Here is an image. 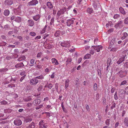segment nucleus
Listing matches in <instances>:
<instances>
[{
  "mask_svg": "<svg viewBox=\"0 0 128 128\" xmlns=\"http://www.w3.org/2000/svg\"><path fill=\"white\" fill-rule=\"evenodd\" d=\"M119 9L121 13L123 15H125L126 14V13L125 11L122 7H120L119 8Z\"/></svg>",
  "mask_w": 128,
  "mask_h": 128,
  "instance_id": "aec40b11",
  "label": "nucleus"
},
{
  "mask_svg": "<svg viewBox=\"0 0 128 128\" xmlns=\"http://www.w3.org/2000/svg\"><path fill=\"white\" fill-rule=\"evenodd\" d=\"M52 62L54 65H57L59 63L58 60L55 58H52L51 59Z\"/></svg>",
  "mask_w": 128,
  "mask_h": 128,
  "instance_id": "1a4fd4ad",
  "label": "nucleus"
},
{
  "mask_svg": "<svg viewBox=\"0 0 128 128\" xmlns=\"http://www.w3.org/2000/svg\"><path fill=\"white\" fill-rule=\"evenodd\" d=\"M40 102V100L38 99H36L34 100V103H35V104H39Z\"/></svg>",
  "mask_w": 128,
  "mask_h": 128,
  "instance_id": "412c9836",
  "label": "nucleus"
},
{
  "mask_svg": "<svg viewBox=\"0 0 128 128\" xmlns=\"http://www.w3.org/2000/svg\"><path fill=\"white\" fill-rule=\"evenodd\" d=\"M24 66L22 62H20L16 64L15 67L16 68H19L23 67Z\"/></svg>",
  "mask_w": 128,
  "mask_h": 128,
  "instance_id": "ddd939ff",
  "label": "nucleus"
},
{
  "mask_svg": "<svg viewBox=\"0 0 128 128\" xmlns=\"http://www.w3.org/2000/svg\"><path fill=\"white\" fill-rule=\"evenodd\" d=\"M128 42V40L127 39H126L124 40L123 41V42H124V45H125Z\"/></svg>",
  "mask_w": 128,
  "mask_h": 128,
  "instance_id": "052dcab7",
  "label": "nucleus"
},
{
  "mask_svg": "<svg viewBox=\"0 0 128 128\" xmlns=\"http://www.w3.org/2000/svg\"><path fill=\"white\" fill-rule=\"evenodd\" d=\"M30 34L32 36H34L36 35V34L34 32H31L30 33Z\"/></svg>",
  "mask_w": 128,
  "mask_h": 128,
  "instance_id": "a19ab883",
  "label": "nucleus"
},
{
  "mask_svg": "<svg viewBox=\"0 0 128 128\" xmlns=\"http://www.w3.org/2000/svg\"><path fill=\"white\" fill-rule=\"evenodd\" d=\"M94 89L95 90H96L97 87V85L96 83L94 84Z\"/></svg>",
  "mask_w": 128,
  "mask_h": 128,
  "instance_id": "3c124183",
  "label": "nucleus"
},
{
  "mask_svg": "<svg viewBox=\"0 0 128 128\" xmlns=\"http://www.w3.org/2000/svg\"><path fill=\"white\" fill-rule=\"evenodd\" d=\"M118 73L120 77L123 78L125 76L124 71L121 70L118 72Z\"/></svg>",
  "mask_w": 128,
  "mask_h": 128,
  "instance_id": "4468645a",
  "label": "nucleus"
},
{
  "mask_svg": "<svg viewBox=\"0 0 128 128\" xmlns=\"http://www.w3.org/2000/svg\"><path fill=\"white\" fill-rule=\"evenodd\" d=\"M36 78L38 79H42L44 78V76L42 75H41L39 76H38L36 77Z\"/></svg>",
  "mask_w": 128,
  "mask_h": 128,
  "instance_id": "72a5a7b5",
  "label": "nucleus"
},
{
  "mask_svg": "<svg viewBox=\"0 0 128 128\" xmlns=\"http://www.w3.org/2000/svg\"><path fill=\"white\" fill-rule=\"evenodd\" d=\"M124 23L126 24H128V17L126 18L124 20Z\"/></svg>",
  "mask_w": 128,
  "mask_h": 128,
  "instance_id": "58836bf2",
  "label": "nucleus"
},
{
  "mask_svg": "<svg viewBox=\"0 0 128 128\" xmlns=\"http://www.w3.org/2000/svg\"><path fill=\"white\" fill-rule=\"evenodd\" d=\"M1 44H2L0 45V46H4L6 44V43L4 42H1Z\"/></svg>",
  "mask_w": 128,
  "mask_h": 128,
  "instance_id": "6e6d98bb",
  "label": "nucleus"
},
{
  "mask_svg": "<svg viewBox=\"0 0 128 128\" xmlns=\"http://www.w3.org/2000/svg\"><path fill=\"white\" fill-rule=\"evenodd\" d=\"M58 84L57 83H56L55 84V86L56 90H58Z\"/></svg>",
  "mask_w": 128,
  "mask_h": 128,
  "instance_id": "338daca9",
  "label": "nucleus"
},
{
  "mask_svg": "<svg viewBox=\"0 0 128 128\" xmlns=\"http://www.w3.org/2000/svg\"><path fill=\"white\" fill-rule=\"evenodd\" d=\"M38 3L37 0H32L28 3V5L30 6L36 5Z\"/></svg>",
  "mask_w": 128,
  "mask_h": 128,
  "instance_id": "39448f33",
  "label": "nucleus"
},
{
  "mask_svg": "<svg viewBox=\"0 0 128 128\" xmlns=\"http://www.w3.org/2000/svg\"><path fill=\"white\" fill-rule=\"evenodd\" d=\"M47 5L48 7L50 9H51L53 8L52 5L50 2H47Z\"/></svg>",
  "mask_w": 128,
  "mask_h": 128,
  "instance_id": "dca6fc26",
  "label": "nucleus"
},
{
  "mask_svg": "<svg viewBox=\"0 0 128 128\" xmlns=\"http://www.w3.org/2000/svg\"><path fill=\"white\" fill-rule=\"evenodd\" d=\"M72 60V58H68L67 60V61H66V62L67 65L69 63V62H71Z\"/></svg>",
  "mask_w": 128,
  "mask_h": 128,
  "instance_id": "7c9ffc66",
  "label": "nucleus"
},
{
  "mask_svg": "<svg viewBox=\"0 0 128 128\" xmlns=\"http://www.w3.org/2000/svg\"><path fill=\"white\" fill-rule=\"evenodd\" d=\"M124 66L126 68H128V62H126L124 64Z\"/></svg>",
  "mask_w": 128,
  "mask_h": 128,
  "instance_id": "13d9d810",
  "label": "nucleus"
},
{
  "mask_svg": "<svg viewBox=\"0 0 128 128\" xmlns=\"http://www.w3.org/2000/svg\"><path fill=\"white\" fill-rule=\"evenodd\" d=\"M35 60L34 59H32L30 60V63L31 64H34L35 62Z\"/></svg>",
  "mask_w": 128,
  "mask_h": 128,
  "instance_id": "4d7b16f0",
  "label": "nucleus"
},
{
  "mask_svg": "<svg viewBox=\"0 0 128 128\" xmlns=\"http://www.w3.org/2000/svg\"><path fill=\"white\" fill-rule=\"evenodd\" d=\"M32 104L31 103H28L26 104V106L28 107H30L32 106Z\"/></svg>",
  "mask_w": 128,
  "mask_h": 128,
  "instance_id": "09e8293b",
  "label": "nucleus"
},
{
  "mask_svg": "<svg viewBox=\"0 0 128 128\" xmlns=\"http://www.w3.org/2000/svg\"><path fill=\"white\" fill-rule=\"evenodd\" d=\"M49 36V34H48L46 35H45V34H44V37L43 38V39H45L48 36Z\"/></svg>",
  "mask_w": 128,
  "mask_h": 128,
  "instance_id": "0e129e2a",
  "label": "nucleus"
},
{
  "mask_svg": "<svg viewBox=\"0 0 128 128\" xmlns=\"http://www.w3.org/2000/svg\"><path fill=\"white\" fill-rule=\"evenodd\" d=\"M69 82V80L68 79L66 80L65 83V87L66 89L68 87Z\"/></svg>",
  "mask_w": 128,
  "mask_h": 128,
  "instance_id": "6ab92c4d",
  "label": "nucleus"
},
{
  "mask_svg": "<svg viewBox=\"0 0 128 128\" xmlns=\"http://www.w3.org/2000/svg\"><path fill=\"white\" fill-rule=\"evenodd\" d=\"M74 19L73 18H70L66 20V24L67 26H70L74 22Z\"/></svg>",
  "mask_w": 128,
  "mask_h": 128,
  "instance_id": "f03ea898",
  "label": "nucleus"
},
{
  "mask_svg": "<svg viewBox=\"0 0 128 128\" xmlns=\"http://www.w3.org/2000/svg\"><path fill=\"white\" fill-rule=\"evenodd\" d=\"M127 82V81L126 80H124L121 82L120 85H122L125 84Z\"/></svg>",
  "mask_w": 128,
  "mask_h": 128,
  "instance_id": "79ce46f5",
  "label": "nucleus"
},
{
  "mask_svg": "<svg viewBox=\"0 0 128 128\" xmlns=\"http://www.w3.org/2000/svg\"><path fill=\"white\" fill-rule=\"evenodd\" d=\"M28 26H32L34 25V21L32 20H28Z\"/></svg>",
  "mask_w": 128,
  "mask_h": 128,
  "instance_id": "9d476101",
  "label": "nucleus"
},
{
  "mask_svg": "<svg viewBox=\"0 0 128 128\" xmlns=\"http://www.w3.org/2000/svg\"><path fill=\"white\" fill-rule=\"evenodd\" d=\"M62 46L65 47H69L70 46L69 42L68 41H64L60 43Z\"/></svg>",
  "mask_w": 128,
  "mask_h": 128,
  "instance_id": "f257e3e1",
  "label": "nucleus"
},
{
  "mask_svg": "<svg viewBox=\"0 0 128 128\" xmlns=\"http://www.w3.org/2000/svg\"><path fill=\"white\" fill-rule=\"evenodd\" d=\"M128 36V34L126 32H124L123 33V36L122 37L121 39L123 40L126 38Z\"/></svg>",
  "mask_w": 128,
  "mask_h": 128,
  "instance_id": "bb28decb",
  "label": "nucleus"
},
{
  "mask_svg": "<svg viewBox=\"0 0 128 128\" xmlns=\"http://www.w3.org/2000/svg\"><path fill=\"white\" fill-rule=\"evenodd\" d=\"M20 75L22 76H24V75H26L25 74V72H21L20 74Z\"/></svg>",
  "mask_w": 128,
  "mask_h": 128,
  "instance_id": "bf43d9fd",
  "label": "nucleus"
},
{
  "mask_svg": "<svg viewBox=\"0 0 128 128\" xmlns=\"http://www.w3.org/2000/svg\"><path fill=\"white\" fill-rule=\"evenodd\" d=\"M48 100L49 98L48 97H46L44 98V101L45 102H46L47 101H48Z\"/></svg>",
  "mask_w": 128,
  "mask_h": 128,
  "instance_id": "603ef678",
  "label": "nucleus"
},
{
  "mask_svg": "<svg viewBox=\"0 0 128 128\" xmlns=\"http://www.w3.org/2000/svg\"><path fill=\"white\" fill-rule=\"evenodd\" d=\"M14 123L15 125L18 126H20L22 124V121L20 119L15 120Z\"/></svg>",
  "mask_w": 128,
  "mask_h": 128,
  "instance_id": "423d86ee",
  "label": "nucleus"
},
{
  "mask_svg": "<svg viewBox=\"0 0 128 128\" xmlns=\"http://www.w3.org/2000/svg\"><path fill=\"white\" fill-rule=\"evenodd\" d=\"M0 103L2 104H6L8 103L5 100H3L1 101Z\"/></svg>",
  "mask_w": 128,
  "mask_h": 128,
  "instance_id": "37998d69",
  "label": "nucleus"
},
{
  "mask_svg": "<svg viewBox=\"0 0 128 128\" xmlns=\"http://www.w3.org/2000/svg\"><path fill=\"white\" fill-rule=\"evenodd\" d=\"M117 50V48L116 47H113L112 48L111 50V51L114 52L116 51Z\"/></svg>",
  "mask_w": 128,
  "mask_h": 128,
  "instance_id": "a18cd8bd",
  "label": "nucleus"
},
{
  "mask_svg": "<svg viewBox=\"0 0 128 128\" xmlns=\"http://www.w3.org/2000/svg\"><path fill=\"white\" fill-rule=\"evenodd\" d=\"M48 85L47 87L50 89H51L53 86V85L51 84H48Z\"/></svg>",
  "mask_w": 128,
  "mask_h": 128,
  "instance_id": "4c0bfd02",
  "label": "nucleus"
},
{
  "mask_svg": "<svg viewBox=\"0 0 128 128\" xmlns=\"http://www.w3.org/2000/svg\"><path fill=\"white\" fill-rule=\"evenodd\" d=\"M60 10H62V12L63 14L64 12L66 10V8H63L62 9H61Z\"/></svg>",
  "mask_w": 128,
  "mask_h": 128,
  "instance_id": "8fccbe9b",
  "label": "nucleus"
},
{
  "mask_svg": "<svg viewBox=\"0 0 128 128\" xmlns=\"http://www.w3.org/2000/svg\"><path fill=\"white\" fill-rule=\"evenodd\" d=\"M91 56V55L90 54H87L84 56V59H89Z\"/></svg>",
  "mask_w": 128,
  "mask_h": 128,
  "instance_id": "a211bd4d",
  "label": "nucleus"
},
{
  "mask_svg": "<svg viewBox=\"0 0 128 128\" xmlns=\"http://www.w3.org/2000/svg\"><path fill=\"white\" fill-rule=\"evenodd\" d=\"M106 124L108 126L110 125V119H107L106 121Z\"/></svg>",
  "mask_w": 128,
  "mask_h": 128,
  "instance_id": "ea45409f",
  "label": "nucleus"
},
{
  "mask_svg": "<svg viewBox=\"0 0 128 128\" xmlns=\"http://www.w3.org/2000/svg\"><path fill=\"white\" fill-rule=\"evenodd\" d=\"M40 17V16L39 14L34 16L33 17V19L36 21L39 20Z\"/></svg>",
  "mask_w": 128,
  "mask_h": 128,
  "instance_id": "9b49d317",
  "label": "nucleus"
},
{
  "mask_svg": "<svg viewBox=\"0 0 128 128\" xmlns=\"http://www.w3.org/2000/svg\"><path fill=\"white\" fill-rule=\"evenodd\" d=\"M16 18V17L14 16H13L11 17V20H15V19Z\"/></svg>",
  "mask_w": 128,
  "mask_h": 128,
  "instance_id": "69168bd1",
  "label": "nucleus"
},
{
  "mask_svg": "<svg viewBox=\"0 0 128 128\" xmlns=\"http://www.w3.org/2000/svg\"><path fill=\"white\" fill-rule=\"evenodd\" d=\"M92 47L98 52H99L100 50H102L103 48L102 46L101 45L93 46Z\"/></svg>",
  "mask_w": 128,
  "mask_h": 128,
  "instance_id": "7ed1b4c3",
  "label": "nucleus"
},
{
  "mask_svg": "<svg viewBox=\"0 0 128 128\" xmlns=\"http://www.w3.org/2000/svg\"><path fill=\"white\" fill-rule=\"evenodd\" d=\"M41 54L42 53L41 52L38 53L37 54L36 56L38 58H40V57Z\"/></svg>",
  "mask_w": 128,
  "mask_h": 128,
  "instance_id": "5fc2aeb1",
  "label": "nucleus"
},
{
  "mask_svg": "<svg viewBox=\"0 0 128 128\" xmlns=\"http://www.w3.org/2000/svg\"><path fill=\"white\" fill-rule=\"evenodd\" d=\"M43 127L44 128H47V127L48 126L46 124H44L43 125H42Z\"/></svg>",
  "mask_w": 128,
  "mask_h": 128,
  "instance_id": "774afa93",
  "label": "nucleus"
},
{
  "mask_svg": "<svg viewBox=\"0 0 128 128\" xmlns=\"http://www.w3.org/2000/svg\"><path fill=\"white\" fill-rule=\"evenodd\" d=\"M8 69L6 68H4L2 69H0V72H5L7 71Z\"/></svg>",
  "mask_w": 128,
  "mask_h": 128,
  "instance_id": "473e14b6",
  "label": "nucleus"
},
{
  "mask_svg": "<svg viewBox=\"0 0 128 128\" xmlns=\"http://www.w3.org/2000/svg\"><path fill=\"white\" fill-rule=\"evenodd\" d=\"M26 58L24 56H22L18 59V60L19 61H21L22 60H25Z\"/></svg>",
  "mask_w": 128,
  "mask_h": 128,
  "instance_id": "f3484780",
  "label": "nucleus"
},
{
  "mask_svg": "<svg viewBox=\"0 0 128 128\" xmlns=\"http://www.w3.org/2000/svg\"><path fill=\"white\" fill-rule=\"evenodd\" d=\"M126 56V55L125 54L122 55L121 58L119 59V60L117 61V63L119 64L124 61L125 60Z\"/></svg>",
  "mask_w": 128,
  "mask_h": 128,
  "instance_id": "0eeeda50",
  "label": "nucleus"
},
{
  "mask_svg": "<svg viewBox=\"0 0 128 128\" xmlns=\"http://www.w3.org/2000/svg\"><path fill=\"white\" fill-rule=\"evenodd\" d=\"M10 14V12L8 10H5L4 12V14L6 16H8Z\"/></svg>",
  "mask_w": 128,
  "mask_h": 128,
  "instance_id": "5701e85b",
  "label": "nucleus"
},
{
  "mask_svg": "<svg viewBox=\"0 0 128 128\" xmlns=\"http://www.w3.org/2000/svg\"><path fill=\"white\" fill-rule=\"evenodd\" d=\"M125 93L128 95V86L125 89Z\"/></svg>",
  "mask_w": 128,
  "mask_h": 128,
  "instance_id": "de8ad7c7",
  "label": "nucleus"
},
{
  "mask_svg": "<svg viewBox=\"0 0 128 128\" xmlns=\"http://www.w3.org/2000/svg\"><path fill=\"white\" fill-rule=\"evenodd\" d=\"M21 18L20 17H16L15 20L16 22H21Z\"/></svg>",
  "mask_w": 128,
  "mask_h": 128,
  "instance_id": "a878e982",
  "label": "nucleus"
},
{
  "mask_svg": "<svg viewBox=\"0 0 128 128\" xmlns=\"http://www.w3.org/2000/svg\"><path fill=\"white\" fill-rule=\"evenodd\" d=\"M44 124V122L42 120H40L39 124V125H42L43 124Z\"/></svg>",
  "mask_w": 128,
  "mask_h": 128,
  "instance_id": "e2e57ef3",
  "label": "nucleus"
},
{
  "mask_svg": "<svg viewBox=\"0 0 128 128\" xmlns=\"http://www.w3.org/2000/svg\"><path fill=\"white\" fill-rule=\"evenodd\" d=\"M26 76V75H24L22 77L20 80V81L21 82H22L24 79L25 77Z\"/></svg>",
  "mask_w": 128,
  "mask_h": 128,
  "instance_id": "864d4df0",
  "label": "nucleus"
},
{
  "mask_svg": "<svg viewBox=\"0 0 128 128\" xmlns=\"http://www.w3.org/2000/svg\"><path fill=\"white\" fill-rule=\"evenodd\" d=\"M111 60L110 58H108L107 61V68L111 64Z\"/></svg>",
  "mask_w": 128,
  "mask_h": 128,
  "instance_id": "b1692460",
  "label": "nucleus"
},
{
  "mask_svg": "<svg viewBox=\"0 0 128 128\" xmlns=\"http://www.w3.org/2000/svg\"><path fill=\"white\" fill-rule=\"evenodd\" d=\"M25 120L26 122H28L32 121V118H27L25 119Z\"/></svg>",
  "mask_w": 128,
  "mask_h": 128,
  "instance_id": "49530a36",
  "label": "nucleus"
},
{
  "mask_svg": "<svg viewBox=\"0 0 128 128\" xmlns=\"http://www.w3.org/2000/svg\"><path fill=\"white\" fill-rule=\"evenodd\" d=\"M5 2L8 5H11L13 4V2L12 0H6Z\"/></svg>",
  "mask_w": 128,
  "mask_h": 128,
  "instance_id": "2eb2a0df",
  "label": "nucleus"
},
{
  "mask_svg": "<svg viewBox=\"0 0 128 128\" xmlns=\"http://www.w3.org/2000/svg\"><path fill=\"white\" fill-rule=\"evenodd\" d=\"M124 122L125 126L128 127V117H126L124 118Z\"/></svg>",
  "mask_w": 128,
  "mask_h": 128,
  "instance_id": "f8f14e48",
  "label": "nucleus"
},
{
  "mask_svg": "<svg viewBox=\"0 0 128 128\" xmlns=\"http://www.w3.org/2000/svg\"><path fill=\"white\" fill-rule=\"evenodd\" d=\"M112 105L111 107V109H113L115 107L116 104L114 102V101H112Z\"/></svg>",
  "mask_w": 128,
  "mask_h": 128,
  "instance_id": "2f4dec72",
  "label": "nucleus"
},
{
  "mask_svg": "<svg viewBox=\"0 0 128 128\" xmlns=\"http://www.w3.org/2000/svg\"><path fill=\"white\" fill-rule=\"evenodd\" d=\"M60 34V32L59 31H57L54 34L55 36L56 37L58 36Z\"/></svg>",
  "mask_w": 128,
  "mask_h": 128,
  "instance_id": "c9c22d12",
  "label": "nucleus"
},
{
  "mask_svg": "<svg viewBox=\"0 0 128 128\" xmlns=\"http://www.w3.org/2000/svg\"><path fill=\"white\" fill-rule=\"evenodd\" d=\"M38 82V80L36 77L31 80L30 81V84L32 85H35L37 84Z\"/></svg>",
  "mask_w": 128,
  "mask_h": 128,
  "instance_id": "20e7f679",
  "label": "nucleus"
},
{
  "mask_svg": "<svg viewBox=\"0 0 128 128\" xmlns=\"http://www.w3.org/2000/svg\"><path fill=\"white\" fill-rule=\"evenodd\" d=\"M87 11L90 14H91L92 12V8H88L87 10Z\"/></svg>",
  "mask_w": 128,
  "mask_h": 128,
  "instance_id": "cd10ccee",
  "label": "nucleus"
},
{
  "mask_svg": "<svg viewBox=\"0 0 128 128\" xmlns=\"http://www.w3.org/2000/svg\"><path fill=\"white\" fill-rule=\"evenodd\" d=\"M62 12V10H60L57 13V16H59L61 14H63Z\"/></svg>",
  "mask_w": 128,
  "mask_h": 128,
  "instance_id": "e433bc0d",
  "label": "nucleus"
},
{
  "mask_svg": "<svg viewBox=\"0 0 128 128\" xmlns=\"http://www.w3.org/2000/svg\"><path fill=\"white\" fill-rule=\"evenodd\" d=\"M123 26V23L122 21H118V22L115 24V27L116 28L118 27H122Z\"/></svg>",
  "mask_w": 128,
  "mask_h": 128,
  "instance_id": "6e6552de",
  "label": "nucleus"
},
{
  "mask_svg": "<svg viewBox=\"0 0 128 128\" xmlns=\"http://www.w3.org/2000/svg\"><path fill=\"white\" fill-rule=\"evenodd\" d=\"M120 16L119 14H114L113 16L114 19H117L120 18Z\"/></svg>",
  "mask_w": 128,
  "mask_h": 128,
  "instance_id": "c85d7f7f",
  "label": "nucleus"
},
{
  "mask_svg": "<svg viewBox=\"0 0 128 128\" xmlns=\"http://www.w3.org/2000/svg\"><path fill=\"white\" fill-rule=\"evenodd\" d=\"M96 2H97L96 4L95 3H94L93 4V6L95 10L97 9L98 4H99V2L98 1H96ZM98 6H99L98 5Z\"/></svg>",
  "mask_w": 128,
  "mask_h": 128,
  "instance_id": "393cba45",
  "label": "nucleus"
},
{
  "mask_svg": "<svg viewBox=\"0 0 128 128\" xmlns=\"http://www.w3.org/2000/svg\"><path fill=\"white\" fill-rule=\"evenodd\" d=\"M95 50L93 48H92V49L90 51V53L92 55H93L95 52Z\"/></svg>",
  "mask_w": 128,
  "mask_h": 128,
  "instance_id": "c756f323",
  "label": "nucleus"
},
{
  "mask_svg": "<svg viewBox=\"0 0 128 128\" xmlns=\"http://www.w3.org/2000/svg\"><path fill=\"white\" fill-rule=\"evenodd\" d=\"M35 124L34 122H32L28 126L27 128H34L35 127Z\"/></svg>",
  "mask_w": 128,
  "mask_h": 128,
  "instance_id": "4be33fe9",
  "label": "nucleus"
},
{
  "mask_svg": "<svg viewBox=\"0 0 128 128\" xmlns=\"http://www.w3.org/2000/svg\"><path fill=\"white\" fill-rule=\"evenodd\" d=\"M54 18H52L51 20V22H50V24H52L54 21Z\"/></svg>",
  "mask_w": 128,
  "mask_h": 128,
  "instance_id": "680f3d73",
  "label": "nucleus"
},
{
  "mask_svg": "<svg viewBox=\"0 0 128 128\" xmlns=\"http://www.w3.org/2000/svg\"><path fill=\"white\" fill-rule=\"evenodd\" d=\"M112 22H109L106 25V26L107 27H108L109 26H111L112 25Z\"/></svg>",
  "mask_w": 128,
  "mask_h": 128,
  "instance_id": "f704fd0d",
  "label": "nucleus"
},
{
  "mask_svg": "<svg viewBox=\"0 0 128 128\" xmlns=\"http://www.w3.org/2000/svg\"><path fill=\"white\" fill-rule=\"evenodd\" d=\"M114 98L115 100H117L118 99V97L117 94V92H116L114 95Z\"/></svg>",
  "mask_w": 128,
  "mask_h": 128,
  "instance_id": "c03bdc74",
  "label": "nucleus"
}]
</instances>
